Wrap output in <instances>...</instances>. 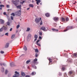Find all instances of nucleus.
I'll use <instances>...</instances> for the list:
<instances>
[{
	"label": "nucleus",
	"mask_w": 77,
	"mask_h": 77,
	"mask_svg": "<svg viewBox=\"0 0 77 77\" xmlns=\"http://www.w3.org/2000/svg\"><path fill=\"white\" fill-rule=\"evenodd\" d=\"M0 21L1 24H4L5 23V21H4V20L2 19H0Z\"/></svg>",
	"instance_id": "nucleus-11"
},
{
	"label": "nucleus",
	"mask_w": 77,
	"mask_h": 77,
	"mask_svg": "<svg viewBox=\"0 0 77 77\" xmlns=\"http://www.w3.org/2000/svg\"><path fill=\"white\" fill-rule=\"evenodd\" d=\"M69 74H72V71H70L69 72Z\"/></svg>",
	"instance_id": "nucleus-37"
},
{
	"label": "nucleus",
	"mask_w": 77,
	"mask_h": 77,
	"mask_svg": "<svg viewBox=\"0 0 77 77\" xmlns=\"http://www.w3.org/2000/svg\"><path fill=\"white\" fill-rule=\"evenodd\" d=\"M7 24L8 26H10V23L9 22H7Z\"/></svg>",
	"instance_id": "nucleus-34"
},
{
	"label": "nucleus",
	"mask_w": 77,
	"mask_h": 77,
	"mask_svg": "<svg viewBox=\"0 0 77 77\" xmlns=\"http://www.w3.org/2000/svg\"><path fill=\"white\" fill-rule=\"evenodd\" d=\"M38 54L37 53H35V56L36 57H38Z\"/></svg>",
	"instance_id": "nucleus-44"
},
{
	"label": "nucleus",
	"mask_w": 77,
	"mask_h": 77,
	"mask_svg": "<svg viewBox=\"0 0 77 77\" xmlns=\"http://www.w3.org/2000/svg\"><path fill=\"white\" fill-rule=\"evenodd\" d=\"M30 28H29L28 27L27 28V29L26 30V32H29L30 31Z\"/></svg>",
	"instance_id": "nucleus-25"
},
{
	"label": "nucleus",
	"mask_w": 77,
	"mask_h": 77,
	"mask_svg": "<svg viewBox=\"0 0 77 77\" xmlns=\"http://www.w3.org/2000/svg\"><path fill=\"white\" fill-rule=\"evenodd\" d=\"M37 61H38V59H37L36 58H35L33 60V62L34 64H35V63L36 65H37V64H38V63H39V62H37Z\"/></svg>",
	"instance_id": "nucleus-3"
},
{
	"label": "nucleus",
	"mask_w": 77,
	"mask_h": 77,
	"mask_svg": "<svg viewBox=\"0 0 77 77\" xmlns=\"http://www.w3.org/2000/svg\"><path fill=\"white\" fill-rule=\"evenodd\" d=\"M11 15H12L14 17L15 16V14H14V13H13L11 14Z\"/></svg>",
	"instance_id": "nucleus-39"
},
{
	"label": "nucleus",
	"mask_w": 77,
	"mask_h": 77,
	"mask_svg": "<svg viewBox=\"0 0 77 77\" xmlns=\"http://www.w3.org/2000/svg\"><path fill=\"white\" fill-rule=\"evenodd\" d=\"M0 53H1V54H3V53H5V52L3 51H0Z\"/></svg>",
	"instance_id": "nucleus-38"
},
{
	"label": "nucleus",
	"mask_w": 77,
	"mask_h": 77,
	"mask_svg": "<svg viewBox=\"0 0 77 77\" xmlns=\"http://www.w3.org/2000/svg\"><path fill=\"white\" fill-rule=\"evenodd\" d=\"M41 20V18L40 17V18H36L35 20V23H38Z\"/></svg>",
	"instance_id": "nucleus-1"
},
{
	"label": "nucleus",
	"mask_w": 77,
	"mask_h": 77,
	"mask_svg": "<svg viewBox=\"0 0 77 77\" xmlns=\"http://www.w3.org/2000/svg\"><path fill=\"white\" fill-rule=\"evenodd\" d=\"M38 35L35 34L34 35V38H35L34 40V41H36L37 40V39H38Z\"/></svg>",
	"instance_id": "nucleus-7"
},
{
	"label": "nucleus",
	"mask_w": 77,
	"mask_h": 77,
	"mask_svg": "<svg viewBox=\"0 0 77 77\" xmlns=\"http://www.w3.org/2000/svg\"><path fill=\"white\" fill-rule=\"evenodd\" d=\"M45 15L46 17H48L50 16V14H49L47 13L45 14Z\"/></svg>",
	"instance_id": "nucleus-22"
},
{
	"label": "nucleus",
	"mask_w": 77,
	"mask_h": 77,
	"mask_svg": "<svg viewBox=\"0 0 77 77\" xmlns=\"http://www.w3.org/2000/svg\"><path fill=\"white\" fill-rule=\"evenodd\" d=\"M17 9H20V5H19L18 6H17Z\"/></svg>",
	"instance_id": "nucleus-50"
},
{
	"label": "nucleus",
	"mask_w": 77,
	"mask_h": 77,
	"mask_svg": "<svg viewBox=\"0 0 77 77\" xmlns=\"http://www.w3.org/2000/svg\"><path fill=\"white\" fill-rule=\"evenodd\" d=\"M32 38V35L29 34L27 37V38L30 39Z\"/></svg>",
	"instance_id": "nucleus-8"
},
{
	"label": "nucleus",
	"mask_w": 77,
	"mask_h": 77,
	"mask_svg": "<svg viewBox=\"0 0 77 77\" xmlns=\"http://www.w3.org/2000/svg\"><path fill=\"white\" fill-rule=\"evenodd\" d=\"M26 77H30V75H27L26 76Z\"/></svg>",
	"instance_id": "nucleus-56"
},
{
	"label": "nucleus",
	"mask_w": 77,
	"mask_h": 77,
	"mask_svg": "<svg viewBox=\"0 0 77 77\" xmlns=\"http://www.w3.org/2000/svg\"><path fill=\"white\" fill-rule=\"evenodd\" d=\"M24 50L25 51H27V47H26V46H24V47L23 48Z\"/></svg>",
	"instance_id": "nucleus-21"
},
{
	"label": "nucleus",
	"mask_w": 77,
	"mask_h": 77,
	"mask_svg": "<svg viewBox=\"0 0 77 77\" xmlns=\"http://www.w3.org/2000/svg\"><path fill=\"white\" fill-rule=\"evenodd\" d=\"M8 21H11V20L10 19H8Z\"/></svg>",
	"instance_id": "nucleus-60"
},
{
	"label": "nucleus",
	"mask_w": 77,
	"mask_h": 77,
	"mask_svg": "<svg viewBox=\"0 0 77 77\" xmlns=\"http://www.w3.org/2000/svg\"><path fill=\"white\" fill-rule=\"evenodd\" d=\"M51 29L53 31H54V32H57V31H58L59 30L57 29H56L54 28H52Z\"/></svg>",
	"instance_id": "nucleus-16"
},
{
	"label": "nucleus",
	"mask_w": 77,
	"mask_h": 77,
	"mask_svg": "<svg viewBox=\"0 0 77 77\" xmlns=\"http://www.w3.org/2000/svg\"><path fill=\"white\" fill-rule=\"evenodd\" d=\"M39 38L40 39H41L42 38V37L41 36H39Z\"/></svg>",
	"instance_id": "nucleus-57"
},
{
	"label": "nucleus",
	"mask_w": 77,
	"mask_h": 77,
	"mask_svg": "<svg viewBox=\"0 0 77 77\" xmlns=\"http://www.w3.org/2000/svg\"><path fill=\"white\" fill-rule=\"evenodd\" d=\"M39 35H42V32H40L39 33Z\"/></svg>",
	"instance_id": "nucleus-51"
},
{
	"label": "nucleus",
	"mask_w": 77,
	"mask_h": 77,
	"mask_svg": "<svg viewBox=\"0 0 77 77\" xmlns=\"http://www.w3.org/2000/svg\"><path fill=\"white\" fill-rule=\"evenodd\" d=\"M6 7L7 8H9V5H7Z\"/></svg>",
	"instance_id": "nucleus-48"
},
{
	"label": "nucleus",
	"mask_w": 77,
	"mask_h": 77,
	"mask_svg": "<svg viewBox=\"0 0 77 77\" xmlns=\"http://www.w3.org/2000/svg\"><path fill=\"white\" fill-rule=\"evenodd\" d=\"M3 65L4 66H6V64H5L3 63Z\"/></svg>",
	"instance_id": "nucleus-53"
},
{
	"label": "nucleus",
	"mask_w": 77,
	"mask_h": 77,
	"mask_svg": "<svg viewBox=\"0 0 77 77\" xmlns=\"http://www.w3.org/2000/svg\"><path fill=\"white\" fill-rule=\"evenodd\" d=\"M29 7H31V8H33L34 6L33 4H29Z\"/></svg>",
	"instance_id": "nucleus-26"
},
{
	"label": "nucleus",
	"mask_w": 77,
	"mask_h": 77,
	"mask_svg": "<svg viewBox=\"0 0 77 77\" xmlns=\"http://www.w3.org/2000/svg\"><path fill=\"white\" fill-rule=\"evenodd\" d=\"M3 27H2L0 29V32H3Z\"/></svg>",
	"instance_id": "nucleus-24"
},
{
	"label": "nucleus",
	"mask_w": 77,
	"mask_h": 77,
	"mask_svg": "<svg viewBox=\"0 0 77 77\" xmlns=\"http://www.w3.org/2000/svg\"><path fill=\"white\" fill-rule=\"evenodd\" d=\"M37 45H38V46H39V47H41V45H40V44L37 43H36Z\"/></svg>",
	"instance_id": "nucleus-43"
},
{
	"label": "nucleus",
	"mask_w": 77,
	"mask_h": 77,
	"mask_svg": "<svg viewBox=\"0 0 77 77\" xmlns=\"http://www.w3.org/2000/svg\"><path fill=\"white\" fill-rule=\"evenodd\" d=\"M12 28H11L10 29V31H12Z\"/></svg>",
	"instance_id": "nucleus-55"
},
{
	"label": "nucleus",
	"mask_w": 77,
	"mask_h": 77,
	"mask_svg": "<svg viewBox=\"0 0 77 77\" xmlns=\"http://www.w3.org/2000/svg\"><path fill=\"white\" fill-rule=\"evenodd\" d=\"M25 3V1H23L22 2H20V3L21 5H23V4Z\"/></svg>",
	"instance_id": "nucleus-29"
},
{
	"label": "nucleus",
	"mask_w": 77,
	"mask_h": 77,
	"mask_svg": "<svg viewBox=\"0 0 77 77\" xmlns=\"http://www.w3.org/2000/svg\"><path fill=\"white\" fill-rule=\"evenodd\" d=\"M5 35H6V36H8V32L6 33Z\"/></svg>",
	"instance_id": "nucleus-49"
},
{
	"label": "nucleus",
	"mask_w": 77,
	"mask_h": 77,
	"mask_svg": "<svg viewBox=\"0 0 77 77\" xmlns=\"http://www.w3.org/2000/svg\"><path fill=\"white\" fill-rule=\"evenodd\" d=\"M40 4L41 5H42V3H40Z\"/></svg>",
	"instance_id": "nucleus-64"
},
{
	"label": "nucleus",
	"mask_w": 77,
	"mask_h": 77,
	"mask_svg": "<svg viewBox=\"0 0 77 77\" xmlns=\"http://www.w3.org/2000/svg\"><path fill=\"white\" fill-rule=\"evenodd\" d=\"M11 19L12 20H14V17H13L11 16Z\"/></svg>",
	"instance_id": "nucleus-47"
},
{
	"label": "nucleus",
	"mask_w": 77,
	"mask_h": 77,
	"mask_svg": "<svg viewBox=\"0 0 77 77\" xmlns=\"http://www.w3.org/2000/svg\"><path fill=\"white\" fill-rule=\"evenodd\" d=\"M16 15L19 16L20 15V11H18L15 13Z\"/></svg>",
	"instance_id": "nucleus-9"
},
{
	"label": "nucleus",
	"mask_w": 77,
	"mask_h": 77,
	"mask_svg": "<svg viewBox=\"0 0 77 77\" xmlns=\"http://www.w3.org/2000/svg\"><path fill=\"white\" fill-rule=\"evenodd\" d=\"M73 29V27H72V26H68L67 27L66 29L64 30L63 32H66V31H67V30H69L70 29Z\"/></svg>",
	"instance_id": "nucleus-2"
},
{
	"label": "nucleus",
	"mask_w": 77,
	"mask_h": 77,
	"mask_svg": "<svg viewBox=\"0 0 77 77\" xmlns=\"http://www.w3.org/2000/svg\"><path fill=\"white\" fill-rule=\"evenodd\" d=\"M4 71H5V69L3 67H2V72H4Z\"/></svg>",
	"instance_id": "nucleus-31"
},
{
	"label": "nucleus",
	"mask_w": 77,
	"mask_h": 77,
	"mask_svg": "<svg viewBox=\"0 0 77 77\" xmlns=\"http://www.w3.org/2000/svg\"><path fill=\"white\" fill-rule=\"evenodd\" d=\"M53 20H54V21H55V22H57V21H59V17H53Z\"/></svg>",
	"instance_id": "nucleus-5"
},
{
	"label": "nucleus",
	"mask_w": 77,
	"mask_h": 77,
	"mask_svg": "<svg viewBox=\"0 0 77 77\" xmlns=\"http://www.w3.org/2000/svg\"><path fill=\"white\" fill-rule=\"evenodd\" d=\"M32 67L33 68H35V69H36L37 68L36 66L35 65H32Z\"/></svg>",
	"instance_id": "nucleus-30"
},
{
	"label": "nucleus",
	"mask_w": 77,
	"mask_h": 77,
	"mask_svg": "<svg viewBox=\"0 0 77 77\" xmlns=\"http://www.w3.org/2000/svg\"><path fill=\"white\" fill-rule=\"evenodd\" d=\"M64 77H68L67 75H66V73H64Z\"/></svg>",
	"instance_id": "nucleus-27"
},
{
	"label": "nucleus",
	"mask_w": 77,
	"mask_h": 77,
	"mask_svg": "<svg viewBox=\"0 0 77 77\" xmlns=\"http://www.w3.org/2000/svg\"><path fill=\"white\" fill-rule=\"evenodd\" d=\"M3 14L5 15H6V12H4L3 13Z\"/></svg>",
	"instance_id": "nucleus-52"
},
{
	"label": "nucleus",
	"mask_w": 77,
	"mask_h": 77,
	"mask_svg": "<svg viewBox=\"0 0 77 77\" xmlns=\"http://www.w3.org/2000/svg\"><path fill=\"white\" fill-rule=\"evenodd\" d=\"M40 30H42L44 32H47V30L46 29V28L44 26H42L41 27Z\"/></svg>",
	"instance_id": "nucleus-4"
},
{
	"label": "nucleus",
	"mask_w": 77,
	"mask_h": 77,
	"mask_svg": "<svg viewBox=\"0 0 77 77\" xmlns=\"http://www.w3.org/2000/svg\"><path fill=\"white\" fill-rule=\"evenodd\" d=\"M31 61V60H28L26 62V64H29V63Z\"/></svg>",
	"instance_id": "nucleus-20"
},
{
	"label": "nucleus",
	"mask_w": 77,
	"mask_h": 77,
	"mask_svg": "<svg viewBox=\"0 0 77 77\" xmlns=\"http://www.w3.org/2000/svg\"><path fill=\"white\" fill-rule=\"evenodd\" d=\"M15 35L14 34H13L11 36L12 39H13V38H14V37H15Z\"/></svg>",
	"instance_id": "nucleus-33"
},
{
	"label": "nucleus",
	"mask_w": 77,
	"mask_h": 77,
	"mask_svg": "<svg viewBox=\"0 0 77 77\" xmlns=\"http://www.w3.org/2000/svg\"><path fill=\"white\" fill-rule=\"evenodd\" d=\"M72 56H73V58L74 57L76 58L77 57V54L76 53H75L72 54Z\"/></svg>",
	"instance_id": "nucleus-14"
},
{
	"label": "nucleus",
	"mask_w": 77,
	"mask_h": 77,
	"mask_svg": "<svg viewBox=\"0 0 77 77\" xmlns=\"http://www.w3.org/2000/svg\"><path fill=\"white\" fill-rule=\"evenodd\" d=\"M41 21V22H40V25H42V20H40Z\"/></svg>",
	"instance_id": "nucleus-46"
},
{
	"label": "nucleus",
	"mask_w": 77,
	"mask_h": 77,
	"mask_svg": "<svg viewBox=\"0 0 77 77\" xmlns=\"http://www.w3.org/2000/svg\"><path fill=\"white\" fill-rule=\"evenodd\" d=\"M61 20L62 21H65V18H64L62 17Z\"/></svg>",
	"instance_id": "nucleus-35"
},
{
	"label": "nucleus",
	"mask_w": 77,
	"mask_h": 77,
	"mask_svg": "<svg viewBox=\"0 0 77 77\" xmlns=\"http://www.w3.org/2000/svg\"><path fill=\"white\" fill-rule=\"evenodd\" d=\"M35 51L36 52V53H38V52H39V51H38V50L37 49H35Z\"/></svg>",
	"instance_id": "nucleus-36"
},
{
	"label": "nucleus",
	"mask_w": 77,
	"mask_h": 77,
	"mask_svg": "<svg viewBox=\"0 0 77 77\" xmlns=\"http://www.w3.org/2000/svg\"><path fill=\"white\" fill-rule=\"evenodd\" d=\"M39 40H37L36 42V43H38V42H39Z\"/></svg>",
	"instance_id": "nucleus-54"
},
{
	"label": "nucleus",
	"mask_w": 77,
	"mask_h": 77,
	"mask_svg": "<svg viewBox=\"0 0 77 77\" xmlns=\"http://www.w3.org/2000/svg\"><path fill=\"white\" fill-rule=\"evenodd\" d=\"M64 56L66 57H68V54H65L64 55Z\"/></svg>",
	"instance_id": "nucleus-41"
},
{
	"label": "nucleus",
	"mask_w": 77,
	"mask_h": 77,
	"mask_svg": "<svg viewBox=\"0 0 77 77\" xmlns=\"http://www.w3.org/2000/svg\"><path fill=\"white\" fill-rule=\"evenodd\" d=\"M0 9L1 10H2V7H1V8H0Z\"/></svg>",
	"instance_id": "nucleus-63"
},
{
	"label": "nucleus",
	"mask_w": 77,
	"mask_h": 77,
	"mask_svg": "<svg viewBox=\"0 0 77 77\" xmlns=\"http://www.w3.org/2000/svg\"><path fill=\"white\" fill-rule=\"evenodd\" d=\"M9 44L8 43H7L5 45V48H8L9 47Z\"/></svg>",
	"instance_id": "nucleus-15"
},
{
	"label": "nucleus",
	"mask_w": 77,
	"mask_h": 77,
	"mask_svg": "<svg viewBox=\"0 0 77 77\" xmlns=\"http://www.w3.org/2000/svg\"><path fill=\"white\" fill-rule=\"evenodd\" d=\"M0 65L1 66H2V65H2V63H0Z\"/></svg>",
	"instance_id": "nucleus-62"
},
{
	"label": "nucleus",
	"mask_w": 77,
	"mask_h": 77,
	"mask_svg": "<svg viewBox=\"0 0 77 77\" xmlns=\"http://www.w3.org/2000/svg\"><path fill=\"white\" fill-rule=\"evenodd\" d=\"M27 10H29V9H30V8H28L27 9Z\"/></svg>",
	"instance_id": "nucleus-61"
},
{
	"label": "nucleus",
	"mask_w": 77,
	"mask_h": 77,
	"mask_svg": "<svg viewBox=\"0 0 77 77\" xmlns=\"http://www.w3.org/2000/svg\"><path fill=\"white\" fill-rule=\"evenodd\" d=\"M62 69L63 71H64L65 69V65H63L62 66Z\"/></svg>",
	"instance_id": "nucleus-13"
},
{
	"label": "nucleus",
	"mask_w": 77,
	"mask_h": 77,
	"mask_svg": "<svg viewBox=\"0 0 77 77\" xmlns=\"http://www.w3.org/2000/svg\"><path fill=\"white\" fill-rule=\"evenodd\" d=\"M0 8H4L5 7V5H0Z\"/></svg>",
	"instance_id": "nucleus-32"
},
{
	"label": "nucleus",
	"mask_w": 77,
	"mask_h": 77,
	"mask_svg": "<svg viewBox=\"0 0 77 77\" xmlns=\"http://www.w3.org/2000/svg\"><path fill=\"white\" fill-rule=\"evenodd\" d=\"M68 62H72V59L69 58L68 60Z\"/></svg>",
	"instance_id": "nucleus-28"
},
{
	"label": "nucleus",
	"mask_w": 77,
	"mask_h": 77,
	"mask_svg": "<svg viewBox=\"0 0 77 77\" xmlns=\"http://www.w3.org/2000/svg\"><path fill=\"white\" fill-rule=\"evenodd\" d=\"M48 60L49 61V65L51 64V63H52V59H51L49 58Z\"/></svg>",
	"instance_id": "nucleus-10"
},
{
	"label": "nucleus",
	"mask_w": 77,
	"mask_h": 77,
	"mask_svg": "<svg viewBox=\"0 0 77 77\" xmlns=\"http://www.w3.org/2000/svg\"><path fill=\"white\" fill-rule=\"evenodd\" d=\"M21 5H20V9H21Z\"/></svg>",
	"instance_id": "nucleus-59"
},
{
	"label": "nucleus",
	"mask_w": 77,
	"mask_h": 77,
	"mask_svg": "<svg viewBox=\"0 0 77 77\" xmlns=\"http://www.w3.org/2000/svg\"><path fill=\"white\" fill-rule=\"evenodd\" d=\"M14 63H10V66L12 67L13 66H14Z\"/></svg>",
	"instance_id": "nucleus-19"
},
{
	"label": "nucleus",
	"mask_w": 77,
	"mask_h": 77,
	"mask_svg": "<svg viewBox=\"0 0 77 77\" xmlns=\"http://www.w3.org/2000/svg\"><path fill=\"white\" fill-rule=\"evenodd\" d=\"M8 71L7 70H6L5 71V74H7V73H8Z\"/></svg>",
	"instance_id": "nucleus-40"
},
{
	"label": "nucleus",
	"mask_w": 77,
	"mask_h": 77,
	"mask_svg": "<svg viewBox=\"0 0 77 77\" xmlns=\"http://www.w3.org/2000/svg\"><path fill=\"white\" fill-rule=\"evenodd\" d=\"M19 27H20V25H18L17 26V29H18V28H19Z\"/></svg>",
	"instance_id": "nucleus-42"
},
{
	"label": "nucleus",
	"mask_w": 77,
	"mask_h": 77,
	"mask_svg": "<svg viewBox=\"0 0 77 77\" xmlns=\"http://www.w3.org/2000/svg\"><path fill=\"white\" fill-rule=\"evenodd\" d=\"M21 74L22 76H23V77H24V76H25L26 74H25V73L23 72H22L21 73Z\"/></svg>",
	"instance_id": "nucleus-12"
},
{
	"label": "nucleus",
	"mask_w": 77,
	"mask_h": 77,
	"mask_svg": "<svg viewBox=\"0 0 77 77\" xmlns=\"http://www.w3.org/2000/svg\"><path fill=\"white\" fill-rule=\"evenodd\" d=\"M40 2H41V0H38V1L36 2L37 5H39V3H40Z\"/></svg>",
	"instance_id": "nucleus-18"
},
{
	"label": "nucleus",
	"mask_w": 77,
	"mask_h": 77,
	"mask_svg": "<svg viewBox=\"0 0 77 77\" xmlns=\"http://www.w3.org/2000/svg\"><path fill=\"white\" fill-rule=\"evenodd\" d=\"M12 2L14 5H15V6H17V5H18V3L17 1H12Z\"/></svg>",
	"instance_id": "nucleus-6"
},
{
	"label": "nucleus",
	"mask_w": 77,
	"mask_h": 77,
	"mask_svg": "<svg viewBox=\"0 0 77 77\" xmlns=\"http://www.w3.org/2000/svg\"><path fill=\"white\" fill-rule=\"evenodd\" d=\"M2 27H3L4 30H7L8 29V27L6 26H3Z\"/></svg>",
	"instance_id": "nucleus-17"
},
{
	"label": "nucleus",
	"mask_w": 77,
	"mask_h": 77,
	"mask_svg": "<svg viewBox=\"0 0 77 77\" xmlns=\"http://www.w3.org/2000/svg\"><path fill=\"white\" fill-rule=\"evenodd\" d=\"M35 74H36V72H32L31 73V75H35Z\"/></svg>",
	"instance_id": "nucleus-23"
},
{
	"label": "nucleus",
	"mask_w": 77,
	"mask_h": 77,
	"mask_svg": "<svg viewBox=\"0 0 77 77\" xmlns=\"http://www.w3.org/2000/svg\"><path fill=\"white\" fill-rule=\"evenodd\" d=\"M59 75H61L62 74V73H61L60 72H59Z\"/></svg>",
	"instance_id": "nucleus-58"
},
{
	"label": "nucleus",
	"mask_w": 77,
	"mask_h": 77,
	"mask_svg": "<svg viewBox=\"0 0 77 77\" xmlns=\"http://www.w3.org/2000/svg\"><path fill=\"white\" fill-rule=\"evenodd\" d=\"M66 21H69V18L68 17H67L66 18Z\"/></svg>",
	"instance_id": "nucleus-45"
}]
</instances>
